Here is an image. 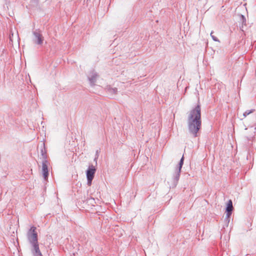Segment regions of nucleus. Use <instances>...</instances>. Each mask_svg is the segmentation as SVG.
<instances>
[{
  "mask_svg": "<svg viewBox=\"0 0 256 256\" xmlns=\"http://www.w3.org/2000/svg\"><path fill=\"white\" fill-rule=\"evenodd\" d=\"M50 162L48 160H42V174L45 180H47L49 175L48 166Z\"/></svg>",
  "mask_w": 256,
  "mask_h": 256,
  "instance_id": "0eeeda50",
  "label": "nucleus"
},
{
  "mask_svg": "<svg viewBox=\"0 0 256 256\" xmlns=\"http://www.w3.org/2000/svg\"><path fill=\"white\" fill-rule=\"evenodd\" d=\"M98 158V156H95L94 160L96 162Z\"/></svg>",
  "mask_w": 256,
  "mask_h": 256,
  "instance_id": "aec40b11",
  "label": "nucleus"
},
{
  "mask_svg": "<svg viewBox=\"0 0 256 256\" xmlns=\"http://www.w3.org/2000/svg\"><path fill=\"white\" fill-rule=\"evenodd\" d=\"M232 200H229L227 203V206L226 208V214H227L228 216L232 215Z\"/></svg>",
  "mask_w": 256,
  "mask_h": 256,
  "instance_id": "9d476101",
  "label": "nucleus"
},
{
  "mask_svg": "<svg viewBox=\"0 0 256 256\" xmlns=\"http://www.w3.org/2000/svg\"><path fill=\"white\" fill-rule=\"evenodd\" d=\"M240 22L242 23V26H240V29L242 30V31H244V26H246V17H240Z\"/></svg>",
  "mask_w": 256,
  "mask_h": 256,
  "instance_id": "f8f14e48",
  "label": "nucleus"
},
{
  "mask_svg": "<svg viewBox=\"0 0 256 256\" xmlns=\"http://www.w3.org/2000/svg\"><path fill=\"white\" fill-rule=\"evenodd\" d=\"M31 252L33 256H43L39 248L38 242L30 244Z\"/></svg>",
  "mask_w": 256,
  "mask_h": 256,
  "instance_id": "6e6552de",
  "label": "nucleus"
},
{
  "mask_svg": "<svg viewBox=\"0 0 256 256\" xmlns=\"http://www.w3.org/2000/svg\"><path fill=\"white\" fill-rule=\"evenodd\" d=\"M230 216H228L227 214H226V217H225L224 220V222H225V226H228V224H229L230 221Z\"/></svg>",
  "mask_w": 256,
  "mask_h": 256,
  "instance_id": "dca6fc26",
  "label": "nucleus"
},
{
  "mask_svg": "<svg viewBox=\"0 0 256 256\" xmlns=\"http://www.w3.org/2000/svg\"><path fill=\"white\" fill-rule=\"evenodd\" d=\"M36 229V227L32 226L27 232V238L30 244L38 242V234Z\"/></svg>",
  "mask_w": 256,
  "mask_h": 256,
  "instance_id": "7ed1b4c3",
  "label": "nucleus"
},
{
  "mask_svg": "<svg viewBox=\"0 0 256 256\" xmlns=\"http://www.w3.org/2000/svg\"><path fill=\"white\" fill-rule=\"evenodd\" d=\"M254 110H255L254 109H251V110H246V111H245L243 114L244 118H245L246 117L250 114L252 113Z\"/></svg>",
  "mask_w": 256,
  "mask_h": 256,
  "instance_id": "2eb2a0df",
  "label": "nucleus"
},
{
  "mask_svg": "<svg viewBox=\"0 0 256 256\" xmlns=\"http://www.w3.org/2000/svg\"><path fill=\"white\" fill-rule=\"evenodd\" d=\"M96 172V168L92 166H90L86 172V178L88 180V184L90 186L94 178Z\"/></svg>",
  "mask_w": 256,
  "mask_h": 256,
  "instance_id": "39448f33",
  "label": "nucleus"
},
{
  "mask_svg": "<svg viewBox=\"0 0 256 256\" xmlns=\"http://www.w3.org/2000/svg\"><path fill=\"white\" fill-rule=\"evenodd\" d=\"M48 2H49V1H48V0H46V1L45 2V3H46V4H48Z\"/></svg>",
  "mask_w": 256,
  "mask_h": 256,
  "instance_id": "4be33fe9",
  "label": "nucleus"
},
{
  "mask_svg": "<svg viewBox=\"0 0 256 256\" xmlns=\"http://www.w3.org/2000/svg\"><path fill=\"white\" fill-rule=\"evenodd\" d=\"M108 93L112 94H116L118 92L117 88H109L108 89Z\"/></svg>",
  "mask_w": 256,
  "mask_h": 256,
  "instance_id": "4468645a",
  "label": "nucleus"
},
{
  "mask_svg": "<svg viewBox=\"0 0 256 256\" xmlns=\"http://www.w3.org/2000/svg\"><path fill=\"white\" fill-rule=\"evenodd\" d=\"M26 8L34 12L40 11L41 8L40 4V0H30Z\"/></svg>",
  "mask_w": 256,
  "mask_h": 256,
  "instance_id": "423d86ee",
  "label": "nucleus"
},
{
  "mask_svg": "<svg viewBox=\"0 0 256 256\" xmlns=\"http://www.w3.org/2000/svg\"><path fill=\"white\" fill-rule=\"evenodd\" d=\"M34 35L33 42L38 45H41L43 43L44 38L43 37L41 31L40 30H36L32 32Z\"/></svg>",
  "mask_w": 256,
  "mask_h": 256,
  "instance_id": "20e7f679",
  "label": "nucleus"
},
{
  "mask_svg": "<svg viewBox=\"0 0 256 256\" xmlns=\"http://www.w3.org/2000/svg\"><path fill=\"white\" fill-rule=\"evenodd\" d=\"M213 33H214L213 31H212L210 32V36H211L212 39L215 42H218L219 40H218V38L216 36H214L213 35Z\"/></svg>",
  "mask_w": 256,
  "mask_h": 256,
  "instance_id": "a211bd4d",
  "label": "nucleus"
},
{
  "mask_svg": "<svg viewBox=\"0 0 256 256\" xmlns=\"http://www.w3.org/2000/svg\"><path fill=\"white\" fill-rule=\"evenodd\" d=\"M246 10V8L244 7V6H240V7H238L236 8V12H238L237 14V15L238 16H244V14H240L239 13L240 12L242 11V10Z\"/></svg>",
  "mask_w": 256,
  "mask_h": 256,
  "instance_id": "ddd939ff",
  "label": "nucleus"
},
{
  "mask_svg": "<svg viewBox=\"0 0 256 256\" xmlns=\"http://www.w3.org/2000/svg\"><path fill=\"white\" fill-rule=\"evenodd\" d=\"M98 78V74L94 72L92 70L90 72V74L88 76V79L90 82V84L92 86H94L96 82L97 78Z\"/></svg>",
  "mask_w": 256,
  "mask_h": 256,
  "instance_id": "1a4fd4ad",
  "label": "nucleus"
},
{
  "mask_svg": "<svg viewBox=\"0 0 256 256\" xmlns=\"http://www.w3.org/2000/svg\"><path fill=\"white\" fill-rule=\"evenodd\" d=\"M15 39L17 40L18 44H19V41L20 40V38H19L18 32H16V34L14 36Z\"/></svg>",
  "mask_w": 256,
  "mask_h": 256,
  "instance_id": "6ab92c4d",
  "label": "nucleus"
},
{
  "mask_svg": "<svg viewBox=\"0 0 256 256\" xmlns=\"http://www.w3.org/2000/svg\"><path fill=\"white\" fill-rule=\"evenodd\" d=\"M201 126V108L198 104L190 112L188 116V127L190 134L194 138L197 137Z\"/></svg>",
  "mask_w": 256,
  "mask_h": 256,
  "instance_id": "f257e3e1",
  "label": "nucleus"
},
{
  "mask_svg": "<svg viewBox=\"0 0 256 256\" xmlns=\"http://www.w3.org/2000/svg\"><path fill=\"white\" fill-rule=\"evenodd\" d=\"M40 154L42 157V160H48L44 143L42 144V148L40 150Z\"/></svg>",
  "mask_w": 256,
  "mask_h": 256,
  "instance_id": "9b49d317",
  "label": "nucleus"
},
{
  "mask_svg": "<svg viewBox=\"0 0 256 256\" xmlns=\"http://www.w3.org/2000/svg\"><path fill=\"white\" fill-rule=\"evenodd\" d=\"M14 34L13 32H10V43L12 44H13V42H14Z\"/></svg>",
  "mask_w": 256,
  "mask_h": 256,
  "instance_id": "f3484780",
  "label": "nucleus"
},
{
  "mask_svg": "<svg viewBox=\"0 0 256 256\" xmlns=\"http://www.w3.org/2000/svg\"><path fill=\"white\" fill-rule=\"evenodd\" d=\"M98 150H96V156H98Z\"/></svg>",
  "mask_w": 256,
  "mask_h": 256,
  "instance_id": "412c9836",
  "label": "nucleus"
},
{
  "mask_svg": "<svg viewBox=\"0 0 256 256\" xmlns=\"http://www.w3.org/2000/svg\"><path fill=\"white\" fill-rule=\"evenodd\" d=\"M184 156L183 155L179 162L178 166L176 167L175 172H174L172 176V187H176L177 185L178 182L180 179L181 169L184 164Z\"/></svg>",
  "mask_w": 256,
  "mask_h": 256,
  "instance_id": "f03ea898",
  "label": "nucleus"
}]
</instances>
